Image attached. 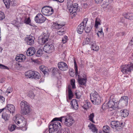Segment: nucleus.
Here are the masks:
<instances>
[{"mask_svg": "<svg viewBox=\"0 0 133 133\" xmlns=\"http://www.w3.org/2000/svg\"><path fill=\"white\" fill-rule=\"evenodd\" d=\"M120 124H121V127H122L121 126L123 124V123L121 122V123H120Z\"/></svg>", "mask_w": 133, "mask_h": 133, "instance_id": "0e129e2a", "label": "nucleus"}, {"mask_svg": "<svg viewBox=\"0 0 133 133\" xmlns=\"http://www.w3.org/2000/svg\"><path fill=\"white\" fill-rule=\"evenodd\" d=\"M13 120L16 124L22 128V130L25 131L27 130L26 120L25 118L23 117L19 118L18 117L15 116L13 118Z\"/></svg>", "mask_w": 133, "mask_h": 133, "instance_id": "f03ea898", "label": "nucleus"}, {"mask_svg": "<svg viewBox=\"0 0 133 133\" xmlns=\"http://www.w3.org/2000/svg\"><path fill=\"white\" fill-rule=\"evenodd\" d=\"M128 97L127 96H123L121 97L119 100L118 104L123 106H127L128 102Z\"/></svg>", "mask_w": 133, "mask_h": 133, "instance_id": "ddd939ff", "label": "nucleus"}, {"mask_svg": "<svg viewBox=\"0 0 133 133\" xmlns=\"http://www.w3.org/2000/svg\"><path fill=\"white\" fill-rule=\"evenodd\" d=\"M109 128L108 126H104L103 128V131L99 132V133H109Z\"/></svg>", "mask_w": 133, "mask_h": 133, "instance_id": "c85d7f7f", "label": "nucleus"}, {"mask_svg": "<svg viewBox=\"0 0 133 133\" xmlns=\"http://www.w3.org/2000/svg\"><path fill=\"white\" fill-rule=\"evenodd\" d=\"M68 2L67 3V6L69 12L73 14L75 13L78 9V4L75 3L73 4L72 3V2Z\"/></svg>", "mask_w": 133, "mask_h": 133, "instance_id": "0eeeda50", "label": "nucleus"}, {"mask_svg": "<svg viewBox=\"0 0 133 133\" xmlns=\"http://www.w3.org/2000/svg\"><path fill=\"white\" fill-rule=\"evenodd\" d=\"M40 70L42 72L44 70V69H45V70L47 71H48V68L47 67L44 66V65H42L40 66L39 67Z\"/></svg>", "mask_w": 133, "mask_h": 133, "instance_id": "09e8293b", "label": "nucleus"}, {"mask_svg": "<svg viewBox=\"0 0 133 133\" xmlns=\"http://www.w3.org/2000/svg\"><path fill=\"white\" fill-rule=\"evenodd\" d=\"M44 70L42 72H43L44 75H48V73L49 72V69H48V71H46V70H45V69H44Z\"/></svg>", "mask_w": 133, "mask_h": 133, "instance_id": "bf43d9fd", "label": "nucleus"}, {"mask_svg": "<svg viewBox=\"0 0 133 133\" xmlns=\"http://www.w3.org/2000/svg\"><path fill=\"white\" fill-rule=\"evenodd\" d=\"M65 24H58L57 22L53 23L52 27L56 29H59L63 27Z\"/></svg>", "mask_w": 133, "mask_h": 133, "instance_id": "4be33fe9", "label": "nucleus"}, {"mask_svg": "<svg viewBox=\"0 0 133 133\" xmlns=\"http://www.w3.org/2000/svg\"><path fill=\"white\" fill-rule=\"evenodd\" d=\"M24 23H25L26 24H29L31 25L30 24L31 23V20L29 17H26V19Z\"/></svg>", "mask_w": 133, "mask_h": 133, "instance_id": "79ce46f5", "label": "nucleus"}, {"mask_svg": "<svg viewBox=\"0 0 133 133\" xmlns=\"http://www.w3.org/2000/svg\"><path fill=\"white\" fill-rule=\"evenodd\" d=\"M0 68L4 69H9V68L3 65L0 64Z\"/></svg>", "mask_w": 133, "mask_h": 133, "instance_id": "5fc2aeb1", "label": "nucleus"}, {"mask_svg": "<svg viewBox=\"0 0 133 133\" xmlns=\"http://www.w3.org/2000/svg\"><path fill=\"white\" fill-rule=\"evenodd\" d=\"M91 106L90 103L88 101H87L84 103V105H82V107L84 109H88L89 107Z\"/></svg>", "mask_w": 133, "mask_h": 133, "instance_id": "cd10ccee", "label": "nucleus"}, {"mask_svg": "<svg viewBox=\"0 0 133 133\" xmlns=\"http://www.w3.org/2000/svg\"><path fill=\"white\" fill-rule=\"evenodd\" d=\"M92 26H91V27H89L88 26L85 27V29H84L85 32L87 33H89L91 31V30L92 28Z\"/></svg>", "mask_w": 133, "mask_h": 133, "instance_id": "a18cd8bd", "label": "nucleus"}, {"mask_svg": "<svg viewBox=\"0 0 133 133\" xmlns=\"http://www.w3.org/2000/svg\"><path fill=\"white\" fill-rule=\"evenodd\" d=\"M102 108L104 110H105L109 108L107 103H104L102 105Z\"/></svg>", "mask_w": 133, "mask_h": 133, "instance_id": "c03bdc74", "label": "nucleus"}, {"mask_svg": "<svg viewBox=\"0 0 133 133\" xmlns=\"http://www.w3.org/2000/svg\"><path fill=\"white\" fill-rule=\"evenodd\" d=\"M40 77V74L36 71H34L32 78H35L37 79L39 78Z\"/></svg>", "mask_w": 133, "mask_h": 133, "instance_id": "f704fd0d", "label": "nucleus"}, {"mask_svg": "<svg viewBox=\"0 0 133 133\" xmlns=\"http://www.w3.org/2000/svg\"><path fill=\"white\" fill-rule=\"evenodd\" d=\"M42 54V49H39L37 53H36V56L37 57H39L41 56V55Z\"/></svg>", "mask_w": 133, "mask_h": 133, "instance_id": "49530a36", "label": "nucleus"}, {"mask_svg": "<svg viewBox=\"0 0 133 133\" xmlns=\"http://www.w3.org/2000/svg\"><path fill=\"white\" fill-rule=\"evenodd\" d=\"M52 123L50 124L49 126V132L50 133H58L59 128L61 126V124L57 121Z\"/></svg>", "mask_w": 133, "mask_h": 133, "instance_id": "20e7f679", "label": "nucleus"}, {"mask_svg": "<svg viewBox=\"0 0 133 133\" xmlns=\"http://www.w3.org/2000/svg\"><path fill=\"white\" fill-rule=\"evenodd\" d=\"M78 82L79 84L81 85H84L86 84L87 81L86 76L84 77L83 78L78 77Z\"/></svg>", "mask_w": 133, "mask_h": 133, "instance_id": "5701e85b", "label": "nucleus"}, {"mask_svg": "<svg viewBox=\"0 0 133 133\" xmlns=\"http://www.w3.org/2000/svg\"><path fill=\"white\" fill-rule=\"evenodd\" d=\"M6 8L7 9L9 8L10 6L15 5L14 0H3Z\"/></svg>", "mask_w": 133, "mask_h": 133, "instance_id": "2eb2a0df", "label": "nucleus"}, {"mask_svg": "<svg viewBox=\"0 0 133 133\" xmlns=\"http://www.w3.org/2000/svg\"><path fill=\"white\" fill-rule=\"evenodd\" d=\"M34 71L30 70L26 72L25 73V76L29 78H32Z\"/></svg>", "mask_w": 133, "mask_h": 133, "instance_id": "bb28decb", "label": "nucleus"}, {"mask_svg": "<svg viewBox=\"0 0 133 133\" xmlns=\"http://www.w3.org/2000/svg\"><path fill=\"white\" fill-rule=\"evenodd\" d=\"M5 101V98L2 96H0V103H2Z\"/></svg>", "mask_w": 133, "mask_h": 133, "instance_id": "4d7b16f0", "label": "nucleus"}, {"mask_svg": "<svg viewBox=\"0 0 133 133\" xmlns=\"http://www.w3.org/2000/svg\"><path fill=\"white\" fill-rule=\"evenodd\" d=\"M5 108H3L0 109V113L2 112L4 110H5Z\"/></svg>", "mask_w": 133, "mask_h": 133, "instance_id": "680f3d73", "label": "nucleus"}, {"mask_svg": "<svg viewBox=\"0 0 133 133\" xmlns=\"http://www.w3.org/2000/svg\"><path fill=\"white\" fill-rule=\"evenodd\" d=\"M109 108H111L112 110L115 109L116 108V107L115 105V103L114 101L112 100H110L109 101V102L107 104Z\"/></svg>", "mask_w": 133, "mask_h": 133, "instance_id": "b1692460", "label": "nucleus"}, {"mask_svg": "<svg viewBox=\"0 0 133 133\" xmlns=\"http://www.w3.org/2000/svg\"><path fill=\"white\" fill-rule=\"evenodd\" d=\"M25 59V56L22 54H20L19 56H17L15 58L16 61L20 62L24 61Z\"/></svg>", "mask_w": 133, "mask_h": 133, "instance_id": "412c9836", "label": "nucleus"}, {"mask_svg": "<svg viewBox=\"0 0 133 133\" xmlns=\"http://www.w3.org/2000/svg\"><path fill=\"white\" fill-rule=\"evenodd\" d=\"M121 116L123 117L127 116L129 115L128 111L126 109L121 110L120 111Z\"/></svg>", "mask_w": 133, "mask_h": 133, "instance_id": "393cba45", "label": "nucleus"}, {"mask_svg": "<svg viewBox=\"0 0 133 133\" xmlns=\"http://www.w3.org/2000/svg\"><path fill=\"white\" fill-rule=\"evenodd\" d=\"M9 117V115L6 113H3L2 116V118L5 121L8 120Z\"/></svg>", "mask_w": 133, "mask_h": 133, "instance_id": "72a5a7b5", "label": "nucleus"}, {"mask_svg": "<svg viewBox=\"0 0 133 133\" xmlns=\"http://www.w3.org/2000/svg\"><path fill=\"white\" fill-rule=\"evenodd\" d=\"M88 127L92 130V131L94 132H97V129L95 127V125L93 124H90L88 125Z\"/></svg>", "mask_w": 133, "mask_h": 133, "instance_id": "c756f323", "label": "nucleus"}, {"mask_svg": "<svg viewBox=\"0 0 133 133\" xmlns=\"http://www.w3.org/2000/svg\"><path fill=\"white\" fill-rule=\"evenodd\" d=\"M70 104L71 107L75 110H77L78 108V105L77 100L75 99H72L71 102Z\"/></svg>", "mask_w": 133, "mask_h": 133, "instance_id": "6ab92c4d", "label": "nucleus"}, {"mask_svg": "<svg viewBox=\"0 0 133 133\" xmlns=\"http://www.w3.org/2000/svg\"><path fill=\"white\" fill-rule=\"evenodd\" d=\"M28 96L32 99L34 98L35 95L32 91H30L28 93Z\"/></svg>", "mask_w": 133, "mask_h": 133, "instance_id": "a19ab883", "label": "nucleus"}, {"mask_svg": "<svg viewBox=\"0 0 133 133\" xmlns=\"http://www.w3.org/2000/svg\"><path fill=\"white\" fill-rule=\"evenodd\" d=\"M60 133H70V131L68 128L61 129L60 130Z\"/></svg>", "mask_w": 133, "mask_h": 133, "instance_id": "4c0bfd02", "label": "nucleus"}, {"mask_svg": "<svg viewBox=\"0 0 133 133\" xmlns=\"http://www.w3.org/2000/svg\"><path fill=\"white\" fill-rule=\"evenodd\" d=\"M68 95L69 99H71L73 97V95L71 89L68 86Z\"/></svg>", "mask_w": 133, "mask_h": 133, "instance_id": "58836bf2", "label": "nucleus"}, {"mask_svg": "<svg viewBox=\"0 0 133 133\" xmlns=\"http://www.w3.org/2000/svg\"><path fill=\"white\" fill-rule=\"evenodd\" d=\"M16 127V125H10L9 126L8 129L11 131H12L15 130Z\"/></svg>", "mask_w": 133, "mask_h": 133, "instance_id": "ea45409f", "label": "nucleus"}, {"mask_svg": "<svg viewBox=\"0 0 133 133\" xmlns=\"http://www.w3.org/2000/svg\"><path fill=\"white\" fill-rule=\"evenodd\" d=\"M123 15L125 18L126 19L130 20L133 19V13H128L124 14Z\"/></svg>", "mask_w": 133, "mask_h": 133, "instance_id": "a878e982", "label": "nucleus"}, {"mask_svg": "<svg viewBox=\"0 0 133 133\" xmlns=\"http://www.w3.org/2000/svg\"><path fill=\"white\" fill-rule=\"evenodd\" d=\"M122 35H124V32H122Z\"/></svg>", "mask_w": 133, "mask_h": 133, "instance_id": "69168bd1", "label": "nucleus"}, {"mask_svg": "<svg viewBox=\"0 0 133 133\" xmlns=\"http://www.w3.org/2000/svg\"><path fill=\"white\" fill-rule=\"evenodd\" d=\"M56 70V69H53V70L52 71H54V70Z\"/></svg>", "mask_w": 133, "mask_h": 133, "instance_id": "338daca9", "label": "nucleus"}, {"mask_svg": "<svg viewBox=\"0 0 133 133\" xmlns=\"http://www.w3.org/2000/svg\"><path fill=\"white\" fill-rule=\"evenodd\" d=\"M34 37L29 36V37L25 38V41L28 45H31L34 43Z\"/></svg>", "mask_w": 133, "mask_h": 133, "instance_id": "dca6fc26", "label": "nucleus"}, {"mask_svg": "<svg viewBox=\"0 0 133 133\" xmlns=\"http://www.w3.org/2000/svg\"><path fill=\"white\" fill-rule=\"evenodd\" d=\"M46 18L41 14H38L35 17L34 20L37 23H42L46 20Z\"/></svg>", "mask_w": 133, "mask_h": 133, "instance_id": "9b49d317", "label": "nucleus"}, {"mask_svg": "<svg viewBox=\"0 0 133 133\" xmlns=\"http://www.w3.org/2000/svg\"><path fill=\"white\" fill-rule=\"evenodd\" d=\"M101 20L99 18L97 17L96 19L94 26L96 28H98V25H101Z\"/></svg>", "mask_w": 133, "mask_h": 133, "instance_id": "2f4dec72", "label": "nucleus"}, {"mask_svg": "<svg viewBox=\"0 0 133 133\" xmlns=\"http://www.w3.org/2000/svg\"><path fill=\"white\" fill-rule=\"evenodd\" d=\"M111 127L113 129H115L118 131H119L122 129L120 123L115 121H112L110 124Z\"/></svg>", "mask_w": 133, "mask_h": 133, "instance_id": "9d476101", "label": "nucleus"}, {"mask_svg": "<svg viewBox=\"0 0 133 133\" xmlns=\"http://www.w3.org/2000/svg\"><path fill=\"white\" fill-rule=\"evenodd\" d=\"M4 108H5V110H8L10 113H13L15 111L14 106L12 104H7Z\"/></svg>", "mask_w": 133, "mask_h": 133, "instance_id": "f3484780", "label": "nucleus"}, {"mask_svg": "<svg viewBox=\"0 0 133 133\" xmlns=\"http://www.w3.org/2000/svg\"><path fill=\"white\" fill-rule=\"evenodd\" d=\"M90 44L91 45V48L92 50L95 51H98L99 50V47L96 45L95 41H92V42H90Z\"/></svg>", "mask_w": 133, "mask_h": 133, "instance_id": "aec40b11", "label": "nucleus"}, {"mask_svg": "<svg viewBox=\"0 0 133 133\" xmlns=\"http://www.w3.org/2000/svg\"><path fill=\"white\" fill-rule=\"evenodd\" d=\"M121 70L123 74H130L133 70V63H129L127 65L121 66Z\"/></svg>", "mask_w": 133, "mask_h": 133, "instance_id": "39448f33", "label": "nucleus"}, {"mask_svg": "<svg viewBox=\"0 0 133 133\" xmlns=\"http://www.w3.org/2000/svg\"><path fill=\"white\" fill-rule=\"evenodd\" d=\"M74 68L76 72V75L78 74L77 66L76 62L75 60L74 61Z\"/></svg>", "mask_w": 133, "mask_h": 133, "instance_id": "de8ad7c7", "label": "nucleus"}, {"mask_svg": "<svg viewBox=\"0 0 133 133\" xmlns=\"http://www.w3.org/2000/svg\"><path fill=\"white\" fill-rule=\"evenodd\" d=\"M12 91V88L10 87H9L6 91V93H10Z\"/></svg>", "mask_w": 133, "mask_h": 133, "instance_id": "603ef678", "label": "nucleus"}, {"mask_svg": "<svg viewBox=\"0 0 133 133\" xmlns=\"http://www.w3.org/2000/svg\"><path fill=\"white\" fill-rule=\"evenodd\" d=\"M91 42H92V41L91 40L90 38H87L85 40V44H88L89 42L90 43Z\"/></svg>", "mask_w": 133, "mask_h": 133, "instance_id": "6e6d98bb", "label": "nucleus"}, {"mask_svg": "<svg viewBox=\"0 0 133 133\" xmlns=\"http://www.w3.org/2000/svg\"><path fill=\"white\" fill-rule=\"evenodd\" d=\"M95 117V114L94 113H92L90 114L88 116L89 120L92 122L93 123H95L93 120V119Z\"/></svg>", "mask_w": 133, "mask_h": 133, "instance_id": "e433bc0d", "label": "nucleus"}, {"mask_svg": "<svg viewBox=\"0 0 133 133\" xmlns=\"http://www.w3.org/2000/svg\"><path fill=\"white\" fill-rule=\"evenodd\" d=\"M75 81L74 79H72L71 80V84L73 89H74L75 88Z\"/></svg>", "mask_w": 133, "mask_h": 133, "instance_id": "8fccbe9b", "label": "nucleus"}, {"mask_svg": "<svg viewBox=\"0 0 133 133\" xmlns=\"http://www.w3.org/2000/svg\"><path fill=\"white\" fill-rule=\"evenodd\" d=\"M88 20L87 18H84L83 21L78 26L77 28V32L79 34H81L83 32L84 28Z\"/></svg>", "mask_w": 133, "mask_h": 133, "instance_id": "1a4fd4ad", "label": "nucleus"}, {"mask_svg": "<svg viewBox=\"0 0 133 133\" xmlns=\"http://www.w3.org/2000/svg\"><path fill=\"white\" fill-rule=\"evenodd\" d=\"M26 17L27 16L26 14H23L22 15V17H20V23L21 24H23L24 23Z\"/></svg>", "mask_w": 133, "mask_h": 133, "instance_id": "c9c22d12", "label": "nucleus"}, {"mask_svg": "<svg viewBox=\"0 0 133 133\" xmlns=\"http://www.w3.org/2000/svg\"><path fill=\"white\" fill-rule=\"evenodd\" d=\"M5 17L3 13L0 12V21L3 20Z\"/></svg>", "mask_w": 133, "mask_h": 133, "instance_id": "864d4df0", "label": "nucleus"}, {"mask_svg": "<svg viewBox=\"0 0 133 133\" xmlns=\"http://www.w3.org/2000/svg\"><path fill=\"white\" fill-rule=\"evenodd\" d=\"M68 40V37L66 36H64L62 39V42L63 43H66Z\"/></svg>", "mask_w": 133, "mask_h": 133, "instance_id": "3c124183", "label": "nucleus"}, {"mask_svg": "<svg viewBox=\"0 0 133 133\" xmlns=\"http://www.w3.org/2000/svg\"><path fill=\"white\" fill-rule=\"evenodd\" d=\"M2 47H1V46H0V52H2Z\"/></svg>", "mask_w": 133, "mask_h": 133, "instance_id": "e2e57ef3", "label": "nucleus"}, {"mask_svg": "<svg viewBox=\"0 0 133 133\" xmlns=\"http://www.w3.org/2000/svg\"><path fill=\"white\" fill-rule=\"evenodd\" d=\"M54 46L52 44H46L43 48V50L47 53L51 52L54 51Z\"/></svg>", "mask_w": 133, "mask_h": 133, "instance_id": "f8f14e48", "label": "nucleus"}, {"mask_svg": "<svg viewBox=\"0 0 133 133\" xmlns=\"http://www.w3.org/2000/svg\"><path fill=\"white\" fill-rule=\"evenodd\" d=\"M41 11L42 14L44 15L49 16L53 13L54 10L52 8L46 6L42 8Z\"/></svg>", "mask_w": 133, "mask_h": 133, "instance_id": "6e6552de", "label": "nucleus"}, {"mask_svg": "<svg viewBox=\"0 0 133 133\" xmlns=\"http://www.w3.org/2000/svg\"><path fill=\"white\" fill-rule=\"evenodd\" d=\"M132 58L133 59V56H132Z\"/></svg>", "mask_w": 133, "mask_h": 133, "instance_id": "774afa93", "label": "nucleus"}, {"mask_svg": "<svg viewBox=\"0 0 133 133\" xmlns=\"http://www.w3.org/2000/svg\"><path fill=\"white\" fill-rule=\"evenodd\" d=\"M49 38V35L46 34H44V36L42 38V42L43 43H45L48 41V39Z\"/></svg>", "mask_w": 133, "mask_h": 133, "instance_id": "473e14b6", "label": "nucleus"}, {"mask_svg": "<svg viewBox=\"0 0 133 133\" xmlns=\"http://www.w3.org/2000/svg\"><path fill=\"white\" fill-rule=\"evenodd\" d=\"M60 121L63 122L65 125L66 126L70 127L71 126L75 121V120L70 115H68L65 117H62L60 118H54L51 121L52 122L55 121Z\"/></svg>", "mask_w": 133, "mask_h": 133, "instance_id": "f257e3e1", "label": "nucleus"}, {"mask_svg": "<svg viewBox=\"0 0 133 133\" xmlns=\"http://www.w3.org/2000/svg\"><path fill=\"white\" fill-rule=\"evenodd\" d=\"M36 51L35 48L33 47L29 48L27 50L26 54L29 56H32L35 53Z\"/></svg>", "mask_w": 133, "mask_h": 133, "instance_id": "a211bd4d", "label": "nucleus"}, {"mask_svg": "<svg viewBox=\"0 0 133 133\" xmlns=\"http://www.w3.org/2000/svg\"><path fill=\"white\" fill-rule=\"evenodd\" d=\"M75 95L76 98L78 99H79L81 96V93L79 91H76L75 92Z\"/></svg>", "mask_w": 133, "mask_h": 133, "instance_id": "37998d69", "label": "nucleus"}, {"mask_svg": "<svg viewBox=\"0 0 133 133\" xmlns=\"http://www.w3.org/2000/svg\"><path fill=\"white\" fill-rule=\"evenodd\" d=\"M20 105L21 112L23 115H26L30 113L31 108L26 102L25 101H21L20 103Z\"/></svg>", "mask_w": 133, "mask_h": 133, "instance_id": "7ed1b4c3", "label": "nucleus"}, {"mask_svg": "<svg viewBox=\"0 0 133 133\" xmlns=\"http://www.w3.org/2000/svg\"><path fill=\"white\" fill-rule=\"evenodd\" d=\"M103 0H95L96 3H98L99 2H102Z\"/></svg>", "mask_w": 133, "mask_h": 133, "instance_id": "052dcab7", "label": "nucleus"}, {"mask_svg": "<svg viewBox=\"0 0 133 133\" xmlns=\"http://www.w3.org/2000/svg\"><path fill=\"white\" fill-rule=\"evenodd\" d=\"M58 66L59 69L63 71L66 70L68 69V67L66 64L63 62L58 63Z\"/></svg>", "mask_w": 133, "mask_h": 133, "instance_id": "4468645a", "label": "nucleus"}, {"mask_svg": "<svg viewBox=\"0 0 133 133\" xmlns=\"http://www.w3.org/2000/svg\"><path fill=\"white\" fill-rule=\"evenodd\" d=\"M91 102L95 105H99L101 103V98L98 93L95 92L92 96L90 95Z\"/></svg>", "mask_w": 133, "mask_h": 133, "instance_id": "423d86ee", "label": "nucleus"}, {"mask_svg": "<svg viewBox=\"0 0 133 133\" xmlns=\"http://www.w3.org/2000/svg\"><path fill=\"white\" fill-rule=\"evenodd\" d=\"M64 32V30L61 31H59L57 32V34L58 35H62Z\"/></svg>", "mask_w": 133, "mask_h": 133, "instance_id": "13d9d810", "label": "nucleus"}, {"mask_svg": "<svg viewBox=\"0 0 133 133\" xmlns=\"http://www.w3.org/2000/svg\"><path fill=\"white\" fill-rule=\"evenodd\" d=\"M98 37H101L104 36V34L102 31V27H100L98 30V32L97 33Z\"/></svg>", "mask_w": 133, "mask_h": 133, "instance_id": "7c9ffc66", "label": "nucleus"}]
</instances>
